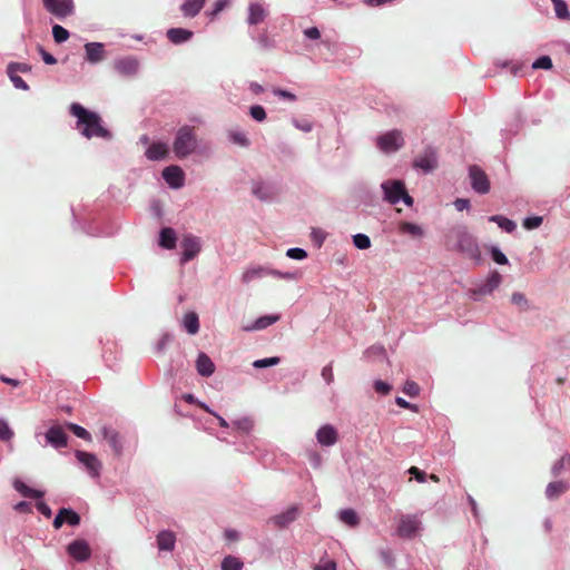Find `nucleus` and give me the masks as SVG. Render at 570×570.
Wrapping results in <instances>:
<instances>
[{
	"label": "nucleus",
	"mask_w": 570,
	"mask_h": 570,
	"mask_svg": "<svg viewBox=\"0 0 570 570\" xmlns=\"http://www.w3.org/2000/svg\"><path fill=\"white\" fill-rule=\"evenodd\" d=\"M454 206L458 210L462 212V210L469 208L470 203L468 199L459 198L455 200Z\"/></svg>",
	"instance_id": "62"
},
{
	"label": "nucleus",
	"mask_w": 570,
	"mask_h": 570,
	"mask_svg": "<svg viewBox=\"0 0 570 570\" xmlns=\"http://www.w3.org/2000/svg\"><path fill=\"white\" fill-rule=\"evenodd\" d=\"M8 75L17 89L28 90V85L22 80V78L18 73H14L13 67H8Z\"/></svg>",
	"instance_id": "40"
},
{
	"label": "nucleus",
	"mask_w": 570,
	"mask_h": 570,
	"mask_svg": "<svg viewBox=\"0 0 570 570\" xmlns=\"http://www.w3.org/2000/svg\"><path fill=\"white\" fill-rule=\"evenodd\" d=\"M206 0H185L180 11L185 17H195L205 6Z\"/></svg>",
	"instance_id": "24"
},
{
	"label": "nucleus",
	"mask_w": 570,
	"mask_h": 570,
	"mask_svg": "<svg viewBox=\"0 0 570 570\" xmlns=\"http://www.w3.org/2000/svg\"><path fill=\"white\" fill-rule=\"evenodd\" d=\"M76 458L80 463L85 465L88 473L98 478L101 469V463L97 459V456L92 453L83 452V451H77Z\"/></svg>",
	"instance_id": "15"
},
{
	"label": "nucleus",
	"mask_w": 570,
	"mask_h": 570,
	"mask_svg": "<svg viewBox=\"0 0 570 570\" xmlns=\"http://www.w3.org/2000/svg\"><path fill=\"white\" fill-rule=\"evenodd\" d=\"M396 404L400 406V407H403V409H409L413 412H417V406L416 405H413L411 403H409L407 401H405L404 399L402 397H396L395 400Z\"/></svg>",
	"instance_id": "59"
},
{
	"label": "nucleus",
	"mask_w": 570,
	"mask_h": 570,
	"mask_svg": "<svg viewBox=\"0 0 570 570\" xmlns=\"http://www.w3.org/2000/svg\"><path fill=\"white\" fill-rule=\"evenodd\" d=\"M413 167L424 174L433 171L438 167V156L434 149L428 148L413 160Z\"/></svg>",
	"instance_id": "10"
},
{
	"label": "nucleus",
	"mask_w": 570,
	"mask_h": 570,
	"mask_svg": "<svg viewBox=\"0 0 570 570\" xmlns=\"http://www.w3.org/2000/svg\"><path fill=\"white\" fill-rule=\"evenodd\" d=\"M68 429H70L78 438L80 439H83V440H87V441H90L91 440V436L89 434V432L83 429L82 426L80 425H77V424H73V423H68L67 424Z\"/></svg>",
	"instance_id": "45"
},
{
	"label": "nucleus",
	"mask_w": 570,
	"mask_h": 570,
	"mask_svg": "<svg viewBox=\"0 0 570 570\" xmlns=\"http://www.w3.org/2000/svg\"><path fill=\"white\" fill-rule=\"evenodd\" d=\"M166 36H168V37H171V36H193V32L184 30V29L173 28V29H169L167 31Z\"/></svg>",
	"instance_id": "60"
},
{
	"label": "nucleus",
	"mask_w": 570,
	"mask_h": 570,
	"mask_svg": "<svg viewBox=\"0 0 570 570\" xmlns=\"http://www.w3.org/2000/svg\"><path fill=\"white\" fill-rule=\"evenodd\" d=\"M46 440L55 448H63L67 445V435L60 425L51 426L46 433Z\"/></svg>",
	"instance_id": "17"
},
{
	"label": "nucleus",
	"mask_w": 570,
	"mask_h": 570,
	"mask_svg": "<svg viewBox=\"0 0 570 570\" xmlns=\"http://www.w3.org/2000/svg\"><path fill=\"white\" fill-rule=\"evenodd\" d=\"M266 275H267V268H265V267L249 268L243 273L242 281L244 283H249L255 278L264 277Z\"/></svg>",
	"instance_id": "34"
},
{
	"label": "nucleus",
	"mask_w": 570,
	"mask_h": 570,
	"mask_svg": "<svg viewBox=\"0 0 570 570\" xmlns=\"http://www.w3.org/2000/svg\"><path fill=\"white\" fill-rule=\"evenodd\" d=\"M294 125L296 128H298L299 130H303L305 132H308L312 130V124L308 121L299 122V121L295 120Z\"/></svg>",
	"instance_id": "64"
},
{
	"label": "nucleus",
	"mask_w": 570,
	"mask_h": 570,
	"mask_svg": "<svg viewBox=\"0 0 570 570\" xmlns=\"http://www.w3.org/2000/svg\"><path fill=\"white\" fill-rule=\"evenodd\" d=\"M286 256L292 259L303 261L307 257V253L303 248L293 247V248L287 249Z\"/></svg>",
	"instance_id": "48"
},
{
	"label": "nucleus",
	"mask_w": 570,
	"mask_h": 570,
	"mask_svg": "<svg viewBox=\"0 0 570 570\" xmlns=\"http://www.w3.org/2000/svg\"><path fill=\"white\" fill-rule=\"evenodd\" d=\"M374 389L379 394L386 395L391 392V385L384 381L376 380L374 382Z\"/></svg>",
	"instance_id": "53"
},
{
	"label": "nucleus",
	"mask_w": 570,
	"mask_h": 570,
	"mask_svg": "<svg viewBox=\"0 0 570 570\" xmlns=\"http://www.w3.org/2000/svg\"><path fill=\"white\" fill-rule=\"evenodd\" d=\"M302 272L299 271H296V272H286V273H283L282 274V278L283 279H287V281H295V279H299L302 277Z\"/></svg>",
	"instance_id": "61"
},
{
	"label": "nucleus",
	"mask_w": 570,
	"mask_h": 570,
	"mask_svg": "<svg viewBox=\"0 0 570 570\" xmlns=\"http://www.w3.org/2000/svg\"><path fill=\"white\" fill-rule=\"evenodd\" d=\"M381 188L387 203L396 204L402 199L407 206H412L413 199L406 193L403 181L390 179L383 181Z\"/></svg>",
	"instance_id": "4"
},
{
	"label": "nucleus",
	"mask_w": 570,
	"mask_h": 570,
	"mask_svg": "<svg viewBox=\"0 0 570 570\" xmlns=\"http://www.w3.org/2000/svg\"><path fill=\"white\" fill-rule=\"evenodd\" d=\"M196 370L199 375L208 377L215 372V364L205 353H199L196 360Z\"/></svg>",
	"instance_id": "20"
},
{
	"label": "nucleus",
	"mask_w": 570,
	"mask_h": 570,
	"mask_svg": "<svg viewBox=\"0 0 570 570\" xmlns=\"http://www.w3.org/2000/svg\"><path fill=\"white\" fill-rule=\"evenodd\" d=\"M198 140L193 128H179L173 141V151L179 159L187 158L198 151Z\"/></svg>",
	"instance_id": "3"
},
{
	"label": "nucleus",
	"mask_w": 570,
	"mask_h": 570,
	"mask_svg": "<svg viewBox=\"0 0 570 570\" xmlns=\"http://www.w3.org/2000/svg\"><path fill=\"white\" fill-rule=\"evenodd\" d=\"M312 239L317 244V246H321L326 237L325 233L321 229L313 228L311 233Z\"/></svg>",
	"instance_id": "55"
},
{
	"label": "nucleus",
	"mask_w": 570,
	"mask_h": 570,
	"mask_svg": "<svg viewBox=\"0 0 570 570\" xmlns=\"http://www.w3.org/2000/svg\"><path fill=\"white\" fill-rule=\"evenodd\" d=\"M489 220L497 223L498 226L507 233H512L517 228V224L513 220L501 215L491 216Z\"/></svg>",
	"instance_id": "31"
},
{
	"label": "nucleus",
	"mask_w": 570,
	"mask_h": 570,
	"mask_svg": "<svg viewBox=\"0 0 570 570\" xmlns=\"http://www.w3.org/2000/svg\"><path fill=\"white\" fill-rule=\"evenodd\" d=\"M13 438V431L9 426L8 422L3 419H0V440L4 442H10Z\"/></svg>",
	"instance_id": "42"
},
{
	"label": "nucleus",
	"mask_w": 570,
	"mask_h": 570,
	"mask_svg": "<svg viewBox=\"0 0 570 570\" xmlns=\"http://www.w3.org/2000/svg\"><path fill=\"white\" fill-rule=\"evenodd\" d=\"M376 147L384 154H394L399 151L405 144L404 136L401 130L393 129L381 134L375 139Z\"/></svg>",
	"instance_id": "5"
},
{
	"label": "nucleus",
	"mask_w": 570,
	"mask_h": 570,
	"mask_svg": "<svg viewBox=\"0 0 570 570\" xmlns=\"http://www.w3.org/2000/svg\"><path fill=\"white\" fill-rule=\"evenodd\" d=\"M568 490V484L564 481L551 482L547 485L546 495L549 500H554Z\"/></svg>",
	"instance_id": "28"
},
{
	"label": "nucleus",
	"mask_w": 570,
	"mask_h": 570,
	"mask_svg": "<svg viewBox=\"0 0 570 570\" xmlns=\"http://www.w3.org/2000/svg\"><path fill=\"white\" fill-rule=\"evenodd\" d=\"M70 114L77 118L76 127L86 138H110V132L102 126L98 114L86 109L78 102L71 104Z\"/></svg>",
	"instance_id": "1"
},
{
	"label": "nucleus",
	"mask_w": 570,
	"mask_h": 570,
	"mask_svg": "<svg viewBox=\"0 0 570 570\" xmlns=\"http://www.w3.org/2000/svg\"><path fill=\"white\" fill-rule=\"evenodd\" d=\"M403 392L411 397H415L420 393V387L414 381L409 380L404 383Z\"/></svg>",
	"instance_id": "47"
},
{
	"label": "nucleus",
	"mask_w": 570,
	"mask_h": 570,
	"mask_svg": "<svg viewBox=\"0 0 570 570\" xmlns=\"http://www.w3.org/2000/svg\"><path fill=\"white\" fill-rule=\"evenodd\" d=\"M340 519L342 522L350 527H355L358 523V517L352 509H345L340 512Z\"/></svg>",
	"instance_id": "38"
},
{
	"label": "nucleus",
	"mask_w": 570,
	"mask_h": 570,
	"mask_svg": "<svg viewBox=\"0 0 570 570\" xmlns=\"http://www.w3.org/2000/svg\"><path fill=\"white\" fill-rule=\"evenodd\" d=\"M180 246L183 248V256H181L183 263H186V262L195 258L202 249L200 239L193 235H186L183 238Z\"/></svg>",
	"instance_id": "13"
},
{
	"label": "nucleus",
	"mask_w": 570,
	"mask_h": 570,
	"mask_svg": "<svg viewBox=\"0 0 570 570\" xmlns=\"http://www.w3.org/2000/svg\"><path fill=\"white\" fill-rule=\"evenodd\" d=\"M399 232L414 239H421L425 235V230L421 225L410 222H401L399 224Z\"/></svg>",
	"instance_id": "21"
},
{
	"label": "nucleus",
	"mask_w": 570,
	"mask_h": 570,
	"mask_svg": "<svg viewBox=\"0 0 570 570\" xmlns=\"http://www.w3.org/2000/svg\"><path fill=\"white\" fill-rule=\"evenodd\" d=\"M314 570H336V563L331 559L324 558L314 567Z\"/></svg>",
	"instance_id": "52"
},
{
	"label": "nucleus",
	"mask_w": 570,
	"mask_h": 570,
	"mask_svg": "<svg viewBox=\"0 0 570 570\" xmlns=\"http://www.w3.org/2000/svg\"><path fill=\"white\" fill-rule=\"evenodd\" d=\"M243 561L234 556H227L222 562V570H243Z\"/></svg>",
	"instance_id": "36"
},
{
	"label": "nucleus",
	"mask_w": 570,
	"mask_h": 570,
	"mask_svg": "<svg viewBox=\"0 0 570 570\" xmlns=\"http://www.w3.org/2000/svg\"><path fill=\"white\" fill-rule=\"evenodd\" d=\"M199 406L202 409H204L205 411H207L208 413L213 414L218 420V423L222 428H225V429L229 428V424L227 423V421L223 416H220L217 413H215L214 411H212L205 403H199Z\"/></svg>",
	"instance_id": "54"
},
{
	"label": "nucleus",
	"mask_w": 570,
	"mask_h": 570,
	"mask_svg": "<svg viewBox=\"0 0 570 570\" xmlns=\"http://www.w3.org/2000/svg\"><path fill=\"white\" fill-rule=\"evenodd\" d=\"M491 256H492V259L497 264H500V265L509 264V261H508L507 256L498 247H492L491 248Z\"/></svg>",
	"instance_id": "51"
},
{
	"label": "nucleus",
	"mask_w": 570,
	"mask_h": 570,
	"mask_svg": "<svg viewBox=\"0 0 570 570\" xmlns=\"http://www.w3.org/2000/svg\"><path fill=\"white\" fill-rule=\"evenodd\" d=\"M511 301L513 304L519 306H525L527 305V298L522 293H513L511 296Z\"/></svg>",
	"instance_id": "57"
},
{
	"label": "nucleus",
	"mask_w": 570,
	"mask_h": 570,
	"mask_svg": "<svg viewBox=\"0 0 570 570\" xmlns=\"http://www.w3.org/2000/svg\"><path fill=\"white\" fill-rule=\"evenodd\" d=\"M421 530V521L416 515H401L397 520L396 531L400 537L413 538Z\"/></svg>",
	"instance_id": "8"
},
{
	"label": "nucleus",
	"mask_w": 570,
	"mask_h": 570,
	"mask_svg": "<svg viewBox=\"0 0 570 570\" xmlns=\"http://www.w3.org/2000/svg\"><path fill=\"white\" fill-rule=\"evenodd\" d=\"M298 514V510L296 507L288 508L286 511L276 514L272 518L274 524L278 527H285L288 523L293 522Z\"/></svg>",
	"instance_id": "26"
},
{
	"label": "nucleus",
	"mask_w": 570,
	"mask_h": 570,
	"mask_svg": "<svg viewBox=\"0 0 570 570\" xmlns=\"http://www.w3.org/2000/svg\"><path fill=\"white\" fill-rule=\"evenodd\" d=\"M353 244L358 249H367L371 247V239L365 234H356L353 236Z\"/></svg>",
	"instance_id": "41"
},
{
	"label": "nucleus",
	"mask_w": 570,
	"mask_h": 570,
	"mask_svg": "<svg viewBox=\"0 0 570 570\" xmlns=\"http://www.w3.org/2000/svg\"><path fill=\"white\" fill-rule=\"evenodd\" d=\"M279 362H281L279 357L273 356V357L256 360L253 363V366L255 368H264V367L277 365Z\"/></svg>",
	"instance_id": "43"
},
{
	"label": "nucleus",
	"mask_w": 570,
	"mask_h": 570,
	"mask_svg": "<svg viewBox=\"0 0 570 570\" xmlns=\"http://www.w3.org/2000/svg\"><path fill=\"white\" fill-rule=\"evenodd\" d=\"M138 61L132 58H124L115 62V69L117 70V72L125 77L136 75L138 71Z\"/></svg>",
	"instance_id": "18"
},
{
	"label": "nucleus",
	"mask_w": 570,
	"mask_h": 570,
	"mask_svg": "<svg viewBox=\"0 0 570 570\" xmlns=\"http://www.w3.org/2000/svg\"><path fill=\"white\" fill-rule=\"evenodd\" d=\"M181 324L186 332L190 335H195L199 331V320L195 312H188L184 315Z\"/></svg>",
	"instance_id": "27"
},
{
	"label": "nucleus",
	"mask_w": 570,
	"mask_h": 570,
	"mask_svg": "<svg viewBox=\"0 0 570 570\" xmlns=\"http://www.w3.org/2000/svg\"><path fill=\"white\" fill-rule=\"evenodd\" d=\"M543 218L541 216H532L523 219V227L525 229H535L541 226Z\"/></svg>",
	"instance_id": "44"
},
{
	"label": "nucleus",
	"mask_w": 570,
	"mask_h": 570,
	"mask_svg": "<svg viewBox=\"0 0 570 570\" xmlns=\"http://www.w3.org/2000/svg\"><path fill=\"white\" fill-rule=\"evenodd\" d=\"M502 276L497 272H491L488 277L468 291V295L473 301H480L483 296L492 294L501 284Z\"/></svg>",
	"instance_id": "6"
},
{
	"label": "nucleus",
	"mask_w": 570,
	"mask_h": 570,
	"mask_svg": "<svg viewBox=\"0 0 570 570\" xmlns=\"http://www.w3.org/2000/svg\"><path fill=\"white\" fill-rule=\"evenodd\" d=\"M68 554L77 562H86L91 557V548L83 539H77L67 546Z\"/></svg>",
	"instance_id": "11"
},
{
	"label": "nucleus",
	"mask_w": 570,
	"mask_h": 570,
	"mask_svg": "<svg viewBox=\"0 0 570 570\" xmlns=\"http://www.w3.org/2000/svg\"><path fill=\"white\" fill-rule=\"evenodd\" d=\"M445 244L450 248L464 253L471 258L480 256L478 243L465 226L452 227L445 235Z\"/></svg>",
	"instance_id": "2"
},
{
	"label": "nucleus",
	"mask_w": 570,
	"mask_h": 570,
	"mask_svg": "<svg viewBox=\"0 0 570 570\" xmlns=\"http://www.w3.org/2000/svg\"><path fill=\"white\" fill-rule=\"evenodd\" d=\"M249 112H250V116L256 120V121H264L266 119V112H265V109L259 106V105H256V106H252L250 109H249Z\"/></svg>",
	"instance_id": "50"
},
{
	"label": "nucleus",
	"mask_w": 570,
	"mask_h": 570,
	"mask_svg": "<svg viewBox=\"0 0 570 570\" xmlns=\"http://www.w3.org/2000/svg\"><path fill=\"white\" fill-rule=\"evenodd\" d=\"M265 17V10L262 6L253 3L249 7L248 22L250 24H257L263 21Z\"/></svg>",
	"instance_id": "32"
},
{
	"label": "nucleus",
	"mask_w": 570,
	"mask_h": 570,
	"mask_svg": "<svg viewBox=\"0 0 570 570\" xmlns=\"http://www.w3.org/2000/svg\"><path fill=\"white\" fill-rule=\"evenodd\" d=\"M140 142L145 146V156L149 160H164L169 155V146L165 141L142 136Z\"/></svg>",
	"instance_id": "7"
},
{
	"label": "nucleus",
	"mask_w": 570,
	"mask_h": 570,
	"mask_svg": "<svg viewBox=\"0 0 570 570\" xmlns=\"http://www.w3.org/2000/svg\"><path fill=\"white\" fill-rule=\"evenodd\" d=\"M278 320H279L278 314L265 315V316L257 318L252 325L245 326L244 331H247V332L261 331V330H264V328L273 325Z\"/></svg>",
	"instance_id": "23"
},
{
	"label": "nucleus",
	"mask_w": 570,
	"mask_h": 570,
	"mask_svg": "<svg viewBox=\"0 0 570 570\" xmlns=\"http://www.w3.org/2000/svg\"><path fill=\"white\" fill-rule=\"evenodd\" d=\"M316 439L322 446H332L337 442V430L331 424H325L317 430Z\"/></svg>",
	"instance_id": "16"
},
{
	"label": "nucleus",
	"mask_w": 570,
	"mask_h": 570,
	"mask_svg": "<svg viewBox=\"0 0 570 570\" xmlns=\"http://www.w3.org/2000/svg\"><path fill=\"white\" fill-rule=\"evenodd\" d=\"M8 67H13L14 73H18V72H29L31 70L30 66L27 65V63H16V62H12V63H9Z\"/></svg>",
	"instance_id": "58"
},
{
	"label": "nucleus",
	"mask_w": 570,
	"mask_h": 570,
	"mask_svg": "<svg viewBox=\"0 0 570 570\" xmlns=\"http://www.w3.org/2000/svg\"><path fill=\"white\" fill-rule=\"evenodd\" d=\"M102 434H104V438L110 443V445L112 446V449L117 452V453H120L121 451V444H120V441H119V436L118 434L110 430V429H107V428H104L101 430Z\"/></svg>",
	"instance_id": "35"
},
{
	"label": "nucleus",
	"mask_w": 570,
	"mask_h": 570,
	"mask_svg": "<svg viewBox=\"0 0 570 570\" xmlns=\"http://www.w3.org/2000/svg\"><path fill=\"white\" fill-rule=\"evenodd\" d=\"M254 194L259 197L261 199H264L267 197L266 188L263 185H256L254 187Z\"/></svg>",
	"instance_id": "63"
},
{
	"label": "nucleus",
	"mask_w": 570,
	"mask_h": 570,
	"mask_svg": "<svg viewBox=\"0 0 570 570\" xmlns=\"http://www.w3.org/2000/svg\"><path fill=\"white\" fill-rule=\"evenodd\" d=\"M228 138L230 141H233L236 145H239L242 147H246L249 144V140L245 132L240 130H230L228 132Z\"/></svg>",
	"instance_id": "39"
},
{
	"label": "nucleus",
	"mask_w": 570,
	"mask_h": 570,
	"mask_svg": "<svg viewBox=\"0 0 570 570\" xmlns=\"http://www.w3.org/2000/svg\"><path fill=\"white\" fill-rule=\"evenodd\" d=\"M80 522V517L69 509H61L59 513L56 515L53 520V527L59 529L63 523H68L70 525H78Z\"/></svg>",
	"instance_id": "19"
},
{
	"label": "nucleus",
	"mask_w": 570,
	"mask_h": 570,
	"mask_svg": "<svg viewBox=\"0 0 570 570\" xmlns=\"http://www.w3.org/2000/svg\"><path fill=\"white\" fill-rule=\"evenodd\" d=\"M409 473L412 474L421 483L425 482L428 479L426 473L415 466L410 468Z\"/></svg>",
	"instance_id": "56"
},
{
	"label": "nucleus",
	"mask_w": 570,
	"mask_h": 570,
	"mask_svg": "<svg viewBox=\"0 0 570 570\" xmlns=\"http://www.w3.org/2000/svg\"><path fill=\"white\" fill-rule=\"evenodd\" d=\"M159 244L161 247L171 249L176 245V233L171 228H164L160 232Z\"/></svg>",
	"instance_id": "29"
},
{
	"label": "nucleus",
	"mask_w": 570,
	"mask_h": 570,
	"mask_svg": "<svg viewBox=\"0 0 570 570\" xmlns=\"http://www.w3.org/2000/svg\"><path fill=\"white\" fill-rule=\"evenodd\" d=\"M553 3L556 16L562 20H570V13L568 6L563 0H551Z\"/></svg>",
	"instance_id": "37"
},
{
	"label": "nucleus",
	"mask_w": 570,
	"mask_h": 570,
	"mask_svg": "<svg viewBox=\"0 0 570 570\" xmlns=\"http://www.w3.org/2000/svg\"><path fill=\"white\" fill-rule=\"evenodd\" d=\"M104 45L100 42H89L86 45L87 60L95 63L104 59Z\"/></svg>",
	"instance_id": "25"
},
{
	"label": "nucleus",
	"mask_w": 570,
	"mask_h": 570,
	"mask_svg": "<svg viewBox=\"0 0 570 570\" xmlns=\"http://www.w3.org/2000/svg\"><path fill=\"white\" fill-rule=\"evenodd\" d=\"M43 7L55 17L62 19L73 14V0H42Z\"/></svg>",
	"instance_id": "9"
},
{
	"label": "nucleus",
	"mask_w": 570,
	"mask_h": 570,
	"mask_svg": "<svg viewBox=\"0 0 570 570\" xmlns=\"http://www.w3.org/2000/svg\"><path fill=\"white\" fill-rule=\"evenodd\" d=\"M13 487L23 497L38 499V498H41L43 495V493L41 491L29 488L21 480H16L13 482Z\"/></svg>",
	"instance_id": "30"
},
{
	"label": "nucleus",
	"mask_w": 570,
	"mask_h": 570,
	"mask_svg": "<svg viewBox=\"0 0 570 570\" xmlns=\"http://www.w3.org/2000/svg\"><path fill=\"white\" fill-rule=\"evenodd\" d=\"M176 537L174 532L164 530L157 535V547L160 551H171L175 548Z\"/></svg>",
	"instance_id": "22"
},
{
	"label": "nucleus",
	"mask_w": 570,
	"mask_h": 570,
	"mask_svg": "<svg viewBox=\"0 0 570 570\" xmlns=\"http://www.w3.org/2000/svg\"><path fill=\"white\" fill-rule=\"evenodd\" d=\"M232 425L242 433H249L254 428V421L248 416H244L233 421Z\"/></svg>",
	"instance_id": "33"
},
{
	"label": "nucleus",
	"mask_w": 570,
	"mask_h": 570,
	"mask_svg": "<svg viewBox=\"0 0 570 570\" xmlns=\"http://www.w3.org/2000/svg\"><path fill=\"white\" fill-rule=\"evenodd\" d=\"M163 178L166 184L174 189H179L185 185V173L177 165H170L163 169Z\"/></svg>",
	"instance_id": "12"
},
{
	"label": "nucleus",
	"mask_w": 570,
	"mask_h": 570,
	"mask_svg": "<svg viewBox=\"0 0 570 570\" xmlns=\"http://www.w3.org/2000/svg\"><path fill=\"white\" fill-rule=\"evenodd\" d=\"M321 376L327 385H331L334 382V372L332 363L325 365L322 368Z\"/></svg>",
	"instance_id": "49"
},
{
	"label": "nucleus",
	"mask_w": 570,
	"mask_h": 570,
	"mask_svg": "<svg viewBox=\"0 0 570 570\" xmlns=\"http://www.w3.org/2000/svg\"><path fill=\"white\" fill-rule=\"evenodd\" d=\"M532 68L549 70L552 68V61H551L550 57L542 56V57L538 58L535 61H533Z\"/></svg>",
	"instance_id": "46"
},
{
	"label": "nucleus",
	"mask_w": 570,
	"mask_h": 570,
	"mask_svg": "<svg viewBox=\"0 0 570 570\" xmlns=\"http://www.w3.org/2000/svg\"><path fill=\"white\" fill-rule=\"evenodd\" d=\"M472 188L479 194H487L490 190V183L485 173L476 166L469 170Z\"/></svg>",
	"instance_id": "14"
}]
</instances>
